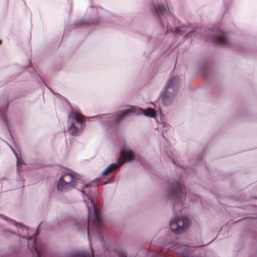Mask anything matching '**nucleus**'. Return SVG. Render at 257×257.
Listing matches in <instances>:
<instances>
[{
	"instance_id": "1",
	"label": "nucleus",
	"mask_w": 257,
	"mask_h": 257,
	"mask_svg": "<svg viewBox=\"0 0 257 257\" xmlns=\"http://www.w3.org/2000/svg\"><path fill=\"white\" fill-rule=\"evenodd\" d=\"M168 197L176 202L182 201L186 195V190L183 184L179 180L170 186Z\"/></svg>"
},
{
	"instance_id": "2",
	"label": "nucleus",
	"mask_w": 257,
	"mask_h": 257,
	"mask_svg": "<svg viewBox=\"0 0 257 257\" xmlns=\"http://www.w3.org/2000/svg\"><path fill=\"white\" fill-rule=\"evenodd\" d=\"M90 185L89 184L85 185L84 187L82 188V190L81 191V193L83 194H85L87 196V198L88 200H90L91 202V206H89V205H87L89 213H88V218H89V214L90 209H92L93 211L94 214V218H93V222L94 225L97 228V229L99 230L101 227L102 224V220L100 215V212L99 210L96 209L94 207V203L93 202V199L90 193L87 192L86 190H83L84 188H90Z\"/></svg>"
},
{
	"instance_id": "3",
	"label": "nucleus",
	"mask_w": 257,
	"mask_h": 257,
	"mask_svg": "<svg viewBox=\"0 0 257 257\" xmlns=\"http://www.w3.org/2000/svg\"><path fill=\"white\" fill-rule=\"evenodd\" d=\"M189 225L188 218L185 216H176L170 223L171 229L177 234L184 232Z\"/></svg>"
},
{
	"instance_id": "4",
	"label": "nucleus",
	"mask_w": 257,
	"mask_h": 257,
	"mask_svg": "<svg viewBox=\"0 0 257 257\" xmlns=\"http://www.w3.org/2000/svg\"><path fill=\"white\" fill-rule=\"evenodd\" d=\"M76 178L71 174H65L60 178L57 188L60 191H64L75 187Z\"/></svg>"
},
{
	"instance_id": "5",
	"label": "nucleus",
	"mask_w": 257,
	"mask_h": 257,
	"mask_svg": "<svg viewBox=\"0 0 257 257\" xmlns=\"http://www.w3.org/2000/svg\"><path fill=\"white\" fill-rule=\"evenodd\" d=\"M179 83V79L178 76H174L172 77L170 80L169 82L166 86V88L164 92H163L161 94V98L163 101V102L165 104V105H167L166 103V101L168 97H172L174 95L173 93L169 91V89H172L173 93H176V90L177 89Z\"/></svg>"
},
{
	"instance_id": "6",
	"label": "nucleus",
	"mask_w": 257,
	"mask_h": 257,
	"mask_svg": "<svg viewBox=\"0 0 257 257\" xmlns=\"http://www.w3.org/2000/svg\"><path fill=\"white\" fill-rule=\"evenodd\" d=\"M211 42L222 46H227L228 41L226 35L220 31H217L214 37L211 39Z\"/></svg>"
},
{
	"instance_id": "7",
	"label": "nucleus",
	"mask_w": 257,
	"mask_h": 257,
	"mask_svg": "<svg viewBox=\"0 0 257 257\" xmlns=\"http://www.w3.org/2000/svg\"><path fill=\"white\" fill-rule=\"evenodd\" d=\"M135 158L134 153L132 150H123L121 152V155L118 161L119 166H121L126 161H131Z\"/></svg>"
},
{
	"instance_id": "8",
	"label": "nucleus",
	"mask_w": 257,
	"mask_h": 257,
	"mask_svg": "<svg viewBox=\"0 0 257 257\" xmlns=\"http://www.w3.org/2000/svg\"><path fill=\"white\" fill-rule=\"evenodd\" d=\"M154 6L156 12L160 17H161V15H165L168 17L171 15L170 10L168 8L166 3L161 4H159L158 3H157V4L156 3L154 4Z\"/></svg>"
},
{
	"instance_id": "9",
	"label": "nucleus",
	"mask_w": 257,
	"mask_h": 257,
	"mask_svg": "<svg viewBox=\"0 0 257 257\" xmlns=\"http://www.w3.org/2000/svg\"><path fill=\"white\" fill-rule=\"evenodd\" d=\"M68 120L72 123L75 121L80 127H82L85 122L84 116L81 114H77L74 112H71L68 114Z\"/></svg>"
},
{
	"instance_id": "10",
	"label": "nucleus",
	"mask_w": 257,
	"mask_h": 257,
	"mask_svg": "<svg viewBox=\"0 0 257 257\" xmlns=\"http://www.w3.org/2000/svg\"><path fill=\"white\" fill-rule=\"evenodd\" d=\"M134 111L135 110L133 108L123 110L115 117L114 119L115 122L117 123H119L125 117L129 116L131 113L134 112Z\"/></svg>"
},
{
	"instance_id": "11",
	"label": "nucleus",
	"mask_w": 257,
	"mask_h": 257,
	"mask_svg": "<svg viewBox=\"0 0 257 257\" xmlns=\"http://www.w3.org/2000/svg\"><path fill=\"white\" fill-rule=\"evenodd\" d=\"M81 127H77L75 125L74 122L71 123L70 126L68 128V131L70 135L73 136H78L81 131Z\"/></svg>"
},
{
	"instance_id": "12",
	"label": "nucleus",
	"mask_w": 257,
	"mask_h": 257,
	"mask_svg": "<svg viewBox=\"0 0 257 257\" xmlns=\"http://www.w3.org/2000/svg\"><path fill=\"white\" fill-rule=\"evenodd\" d=\"M119 166V164L118 165L115 163L111 164L109 166H108L105 170L103 171L102 175L103 176L106 175L117 169Z\"/></svg>"
},
{
	"instance_id": "13",
	"label": "nucleus",
	"mask_w": 257,
	"mask_h": 257,
	"mask_svg": "<svg viewBox=\"0 0 257 257\" xmlns=\"http://www.w3.org/2000/svg\"><path fill=\"white\" fill-rule=\"evenodd\" d=\"M144 113L146 116L154 117L156 116L155 110L152 108H149L144 110Z\"/></svg>"
},
{
	"instance_id": "14",
	"label": "nucleus",
	"mask_w": 257,
	"mask_h": 257,
	"mask_svg": "<svg viewBox=\"0 0 257 257\" xmlns=\"http://www.w3.org/2000/svg\"><path fill=\"white\" fill-rule=\"evenodd\" d=\"M70 257H94L93 253H92V254L90 255L89 253L87 252H83L79 254H75L74 255H72Z\"/></svg>"
},
{
	"instance_id": "15",
	"label": "nucleus",
	"mask_w": 257,
	"mask_h": 257,
	"mask_svg": "<svg viewBox=\"0 0 257 257\" xmlns=\"http://www.w3.org/2000/svg\"><path fill=\"white\" fill-rule=\"evenodd\" d=\"M160 22H161V25H162L163 26H164V27H165V22H164V21L162 19H161V18H160Z\"/></svg>"
},
{
	"instance_id": "16",
	"label": "nucleus",
	"mask_w": 257,
	"mask_h": 257,
	"mask_svg": "<svg viewBox=\"0 0 257 257\" xmlns=\"http://www.w3.org/2000/svg\"><path fill=\"white\" fill-rule=\"evenodd\" d=\"M89 191H90V192H91L92 191V189H90L89 190Z\"/></svg>"
},
{
	"instance_id": "17",
	"label": "nucleus",
	"mask_w": 257,
	"mask_h": 257,
	"mask_svg": "<svg viewBox=\"0 0 257 257\" xmlns=\"http://www.w3.org/2000/svg\"><path fill=\"white\" fill-rule=\"evenodd\" d=\"M87 232H88V235H89V229L88 228Z\"/></svg>"
},
{
	"instance_id": "18",
	"label": "nucleus",
	"mask_w": 257,
	"mask_h": 257,
	"mask_svg": "<svg viewBox=\"0 0 257 257\" xmlns=\"http://www.w3.org/2000/svg\"><path fill=\"white\" fill-rule=\"evenodd\" d=\"M1 43V41H0V44Z\"/></svg>"
}]
</instances>
